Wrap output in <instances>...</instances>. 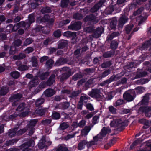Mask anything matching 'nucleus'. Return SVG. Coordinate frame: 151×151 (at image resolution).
<instances>
[{
  "label": "nucleus",
  "mask_w": 151,
  "mask_h": 151,
  "mask_svg": "<svg viewBox=\"0 0 151 151\" xmlns=\"http://www.w3.org/2000/svg\"><path fill=\"white\" fill-rule=\"evenodd\" d=\"M110 125L111 127H117L116 131L121 132L125 129V127L127 126L126 122H123L120 119H113L110 123Z\"/></svg>",
  "instance_id": "f257e3e1"
},
{
  "label": "nucleus",
  "mask_w": 151,
  "mask_h": 151,
  "mask_svg": "<svg viewBox=\"0 0 151 151\" xmlns=\"http://www.w3.org/2000/svg\"><path fill=\"white\" fill-rule=\"evenodd\" d=\"M136 96L135 91L134 89H130L125 91L123 95L124 100L128 102L133 101Z\"/></svg>",
  "instance_id": "f03ea898"
},
{
  "label": "nucleus",
  "mask_w": 151,
  "mask_h": 151,
  "mask_svg": "<svg viewBox=\"0 0 151 151\" xmlns=\"http://www.w3.org/2000/svg\"><path fill=\"white\" fill-rule=\"evenodd\" d=\"M137 113L139 114H144L146 117H151V106H140L137 111Z\"/></svg>",
  "instance_id": "7ed1b4c3"
},
{
  "label": "nucleus",
  "mask_w": 151,
  "mask_h": 151,
  "mask_svg": "<svg viewBox=\"0 0 151 151\" xmlns=\"http://www.w3.org/2000/svg\"><path fill=\"white\" fill-rule=\"evenodd\" d=\"M62 69L64 71H65L62 73L60 78V81L63 82L70 76L73 73L72 72L71 69L68 67H64Z\"/></svg>",
  "instance_id": "20e7f679"
},
{
  "label": "nucleus",
  "mask_w": 151,
  "mask_h": 151,
  "mask_svg": "<svg viewBox=\"0 0 151 151\" xmlns=\"http://www.w3.org/2000/svg\"><path fill=\"white\" fill-rule=\"evenodd\" d=\"M104 29H83L84 30L88 32L90 30L92 32V36L93 38H97L100 37L104 31Z\"/></svg>",
  "instance_id": "39448f33"
},
{
  "label": "nucleus",
  "mask_w": 151,
  "mask_h": 151,
  "mask_svg": "<svg viewBox=\"0 0 151 151\" xmlns=\"http://www.w3.org/2000/svg\"><path fill=\"white\" fill-rule=\"evenodd\" d=\"M117 19L116 17H114L111 19L109 25L106 23L103 24L101 26V28H104L106 27L107 28H109V26H110V28H116V25L117 22ZM96 28H100L99 27H97Z\"/></svg>",
  "instance_id": "423d86ee"
},
{
  "label": "nucleus",
  "mask_w": 151,
  "mask_h": 151,
  "mask_svg": "<svg viewBox=\"0 0 151 151\" xmlns=\"http://www.w3.org/2000/svg\"><path fill=\"white\" fill-rule=\"evenodd\" d=\"M119 77L117 75H113L111 76L109 79L101 83L100 85L102 86H103L107 84H109L113 81H116L119 80Z\"/></svg>",
  "instance_id": "0eeeda50"
},
{
  "label": "nucleus",
  "mask_w": 151,
  "mask_h": 151,
  "mask_svg": "<svg viewBox=\"0 0 151 151\" xmlns=\"http://www.w3.org/2000/svg\"><path fill=\"white\" fill-rule=\"evenodd\" d=\"M128 19L125 15H122L118 19L117 28H122L124 25L128 22Z\"/></svg>",
  "instance_id": "6e6552de"
},
{
  "label": "nucleus",
  "mask_w": 151,
  "mask_h": 151,
  "mask_svg": "<svg viewBox=\"0 0 151 151\" xmlns=\"http://www.w3.org/2000/svg\"><path fill=\"white\" fill-rule=\"evenodd\" d=\"M70 104L68 102H63L56 105L55 106L56 109H61L62 110L67 109L70 106Z\"/></svg>",
  "instance_id": "1a4fd4ad"
},
{
  "label": "nucleus",
  "mask_w": 151,
  "mask_h": 151,
  "mask_svg": "<svg viewBox=\"0 0 151 151\" xmlns=\"http://www.w3.org/2000/svg\"><path fill=\"white\" fill-rule=\"evenodd\" d=\"M48 111L47 108H40L37 109L35 111V113L40 116H43Z\"/></svg>",
  "instance_id": "9d476101"
},
{
  "label": "nucleus",
  "mask_w": 151,
  "mask_h": 151,
  "mask_svg": "<svg viewBox=\"0 0 151 151\" xmlns=\"http://www.w3.org/2000/svg\"><path fill=\"white\" fill-rule=\"evenodd\" d=\"M99 90L98 89H93L91 91L89 92L88 94L92 98H99L100 96Z\"/></svg>",
  "instance_id": "9b49d317"
},
{
  "label": "nucleus",
  "mask_w": 151,
  "mask_h": 151,
  "mask_svg": "<svg viewBox=\"0 0 151 151\" xmlns=\"http://www.w3.org/2000/svg\"><path fill=\"white\" fill-rule=\"evenodd\" d=\"M68 45L67 40L62 39L59 40L58 42V48L59 49H63L66 47Z\"/></svg>",
  "instance_id": "f8f14e48"
},
{
  "label": "nucleus",
  "mask_w": 151,
  "mask_h": 151,
  "mask_svg": "<svg viewBox=\"0 0 151 151\" xmlns=\"http://www.w3.org/2000/svg\"><path fill=\"white\" fill-rule=\"evenodd\" d=\"M67 60L65 58H60L55 62L54 64L55 66H59L66 63Z\"/></svg>",
  "instance_id": "ddd939ff"
},
{
  "label": "nucleus",
  "mask_w": 151,
  "mask_h": 151,
  "mask_svg": "<svg viewBox=\"0 0 151 151\" xmlns=\"http://www.w3.org/2000/svg\"><path fill=\"white\" fill-rule=\"evenodd\" d=\"M50 16L48 14H45L43 17H39L37 19V22L39 23L47 22L49 20Z\"/></svg>",
  "instance_id": "4468645a"
},
{
  "label": "nucleus",
  "mask_w": 151,
  "mask_h": 151,
  "mask_svg": "<svg viewBox=\"0 0 151 151\" xmlns=\"http://www.w3.org/2000/svg\"><path fill=\"white\" fill-rule=\"evenodd\" d=\"M55 76L54 74H52L49 78L48 79L46 82L47 86H52L55 82Z\"/></svg>",
  "instance_id": "2eb2a0df"
},
{
  "label": "nucleus",
  "mask_w": 151,
  "mask_h": 151,
  "mask_svg": "<svg viewBox=\"0 0 151 151\" xmlns=\"http://www.w3.org/2000/svg\"><path fill=\"white\" fill-rule=\"evenodd\" d=\"M81 25L82 23L80 21L72 22L70 25L68 27V28H81Z\"/></svg>",
  "instance_id": "dca6fc26"
},
{
  "label": "nucleus",
  "mask_w": 151,
  "mask_h": 151,
  "mask_svg": "<svg viewBox=\"0 0 151 151\" xmlns=\"http://www.w3.org/2000/svg\"><path fill=\"white\" fill-rule=\"evenodd\" d=\"M87 144V140L84 139L81 140L79 142L77 149L78 150H81L85 148Z\"/></svg>",
  "instance_id": "f3484780"
},
{
  "label": "nucleus",
  "mask_w": 151,
  "mask_h": 151,
  "mask_svg": "<svg viewBox=\"0 0 151 151\" xmlns=\"http://www.w3.org/2000/svg\"><path fill=\"white\" fill-rule=\"evenodd\" d=\"M55 93L54 89L52 88H48L45 90L44 93L45 96L47 97H50L52 96Z\"/></svg>",
  "instance_id": "a211bd4d"
},
{
  "label": "nucleus",
  "mask_w": 151,
  "mask_h": 151,
  "mask_svg": "<svg viewBox=\"0 0 151 151\" xmlns=\"http://www.w3.org/2000/svg\"><path fill=\"white\" fill-rule=\"evenodd\" d=\"M28 20L26 21L27 22V27L29 28L31 24L35 22L34 14L33 13L29 15L28 17Z\"/></svg>",
  "instance_id": "6ab92c4d"
},
{
  "label": "nucleus",
  "mask_w": 151,
  "mask_h": 151,
  "mask_svg": "<svg viewBox=\"0 0 151 151\" xmlns=\"http://www.w3.org/2000/svg\"><path fill=\"white\" fill-rule=\"evenodd\" d=\"M22 97V94L20 93H17L14 94L11 96L9 98V101H12L13 100H16L18 101Z\"/></svg>",
  "instance_id": "aec40b11"
},
{
  "label": "nucleus",
  "mask_w": 151,
  "mask_h": 151,
  "mask_svg": "<svg viewBox=\"0 0 151 151\" xmlns=\"http://www.w3.org/2000/svg\"><path fill=\"white\" fill-rule=\"evenodd\" d=\"M35 144V141L32 139H31L26 142L20 145L21 147H28L33 146Z\"/></svg>",
  "instance_id": "412c9836"
},
{
  "label": "nucleus",
  "mask_w": 151,
  "mask_h": 151,
  "mask_svg": "<svg viewBox=\"0 0 151 151\" xmlns=\"http://www.w3.org/2000/svg\"><path fill=\"white\" fill-rule=\"evenodd\" d=\"M118 43L116 40H112L110 44V47L112 50L114 51L117 48Z\"/></svg>",
  "instance_id": "4be33fe9"
},
{
  "label": "nucleus",
  "mask_w": 151,
  "mask_h": 151,
  "mask_svg": "<svg viewBox=\"0 0 151 151\" xmlns=\"http://www.w3.org/2000/svg\"><path fill=\"white\" fill-rule=\"evenodd\" d=\"M96 17L93 14H91L87 16L84 19L85 21H90L95 22Z\"/></svg>",
  "instance_id": "5701e85b"
},
{
  "label": "nucleus",
  "mask_w": 151,
  "mask_h": 151,
  "mask_svg": "<svg viewBox=\"0 0 151 151\" xmlns=\"http://www.w3.org/2000/svg\"><path fill=\"white\" fill-rule=\"evenodd\" d=\"M9 91V88L6 86H2L0 90V96L6 95Z\"/></svg>",
  "instance_id": "b1692460"
},
{
  "label": "nucleus",
  "mask_w": 151,
  "mask_h": 151,
  "mask_svg": "<svg viewBox=\"0 0 151 151\" xmlns=\"http://www.w3.org/2000/svg\"><path fill=\"white\" fill-rule=\"evenodd\" d=\"M81 92V91L79 90L76 91H73L70 94L69 97L72 99L76 98L79 95Z\"/></svg>",
  "instance_id": "393cba45"
},
{
  "label": "nucleus",
  "mask_w": 151,
  "mask_h": 151,
  "mask_svg": "<svg viewBox=\"0 0 151 151\" xmlns=\"http://www.w3.org/2000/svg\"><path fill=\"white\" fill-rule=\"evenodd\" d=\"M114 11L113 5H110L106 7L105 10V13L107 14H109L112 13Z\"/></svg>",
  "instance_id": "a878e982"
},
{
  "label": "nucleus",
  "mask_w": 151,
  "mask_h": 151,
  "mask_svg": "<svg viewBox=\"0 0 151 151\" xmlns=\"http://www.w3.org/2000/svg\"><path fill=\"white\" fill-rule=\"evenodd\" d=\"M19 140V139H18L14 138L12 140H7L6 142L5 145L8 146L16 144Z\"/></svg>",
  "instance_id": "bb28decb"
},
{
  "label": "nucleus",
  "mask_w": 151,
  "mask_h": 151,
  "mask_svg": "<svg viewBox=\"0 0 151 151\" xmlns=\"http://www.w3.org/2000/svg\"><path fill=\"white\" fill-rule=\"evenodd\" d=\"M49 72L48 71L42 72L39 74L38 76L41 80H45L48 78L49 75Z\"/></svg>",
  "instance_id": "cd10ccee"
},
{
  "label": "nucleus",
  "mask_w": 151,
  "mask_h": 151,
  "mask_svg": "<svg viewBox=\"0 0 151 151\" xmlns=\"http://www.w3.org/2000/svg\"><path fill=\"white\" fill-rule=\"evenodd\" d=\"M90 98L88 97L87 95H86L85 96H82L80 97V102L83 103H86L88 102V100L90 99Z\"/></svg>",
  "instance_id": "c85d7f7f"
},
{
  "label": "nucleus",
  "mask_w": 151,
  "mask_h": 151,
  "mask_svg": "<svg viewBox=\"0 0 151 151\" xmlns=\"http://www.w3.org/2000/svg\"><path fill=\"white\" fill-rule=\"evenodd\" d=\"M150 46H151V39L146 41L144 43L142 44V48L144 50H145Z\"/></svg>",
  "instance_id": "c756f323"
},
{
  "label": "nucleus",
  "mask_w": 151,
  "mask_h": 151,
  "mask_svg": "<svg viewBox=\"0 0 151 151\" xmlns=\"http://www.w3.org/2000/svg\"><path fill=\"white\" fill-rule=\"evenodd\" d=\"M114 51L112 50L107 51L103 54V57L105 58H110L114 55Z\"/></svg>",
  "instance_id": "7c9ffc66"
},
{
  "label": "nucleus",
  "mask_w": 151,
  "mask_h": 151,
  "mask_svg": "<svg viewBox=\"0 0 151 151\" xmlns=\"http://www.w3.org/2000/svg\"><path fill=\"white\" fill-rule=\"evenodd\" d=\"M38 122L37 119L30 120L29 123L27 124L28 128H34Z\"/></svg>",
  "instance_id": "2f4dec72"
},
{
  "label": "nucleus",
  "mask_w": 151,
  "mask_h": 151,
  "mask_svg": "<svg viewBox=\"0 0 151 151\" xmlns=\"http://www.w3.org/2000/svg\"><path fill=\"white\" fill-rule=\"evenodd\" d=\"M54 61L52 59H50L47 60L45 63V66L47 68L50 69L52 67Z\"/></svg>",
  "instance_id": "473e14b6"
},
{
  "label": "nucleus",
  "mask_w": 151,
  "mask_h": 151,
  "mask_svg": "<svg viewBox=\"0 0 151 151\" xmlns=\"http://www.w3.org/2000/svg\"><path fill=\"white\" fill-rule=\"evenodd\" d=\"M83 76V74L81 73H78L72 76V79L73 80L76 81L79 79L82 78Z\"/></svg>",
  "instance_id": "72a5a7b5"
},
{
  "label": "nucleus",
  "mask_w": 151,
  "mask_h": 151,
  "mask_svg": "<svg viewBox=\"0 0 151 151\" xmlns=\"http://www.w3.org/2000/svg\"><path fill=\"white\" fill-rule=\"evenodd\" d=\"M111 72V71L109 69L106 70L100 75V78H104L109 74Z\"/></svg>",
  "instance_id": "f704fd0d"
},
{
  "label": "nucleus",
  "mask_w": 151,
  "mask_h": 151,
  "mask_svg": "<svg viewBox=\"0 0 151 151\" xmlns=\"http://www.w3.org/2000/svg\"><path fill=\"white\" fill-rule=\"evenodd\" d=\"M69 2V0H61L60 2V6L62 8L67 7Z\"/></svg>",
  "instance_id": "c9c22d12"
},
{
  "label": "nucleus",
  "mask_w": 151,
  "mask_h": 151,
  "mask_svg": "<svg viewBox=\"0 0 151 151\" xmlns=\"http://www.w3.org/2000/svg\"><path fill=\"white\" fill-rule=\"evenodd\" d=\"M143 140L140 138L137 139L133 142L130 146V148H132L139 144H140L142 142Z\"/></svg>",
  "instance_id": "e433bc0d"
},
{
  "label": "nucleus",
  "mask_w": 151,
  "mask_h": 151,
  "mask_svg": "<svg viewBox=\"0 0 151 151\" xmlns=\"http://www.w3.org/2000/svg\"><path fill=\"white\" fill-rule=\"evenodd\" d=\"M41 12L43 14L48 13H51L52 10L50 7L46 6L43 7L42 9Z\"/></svg>",
  "instance_id": "4c0bfd02"
},
{
  "label": "nucleus",
  "mask_w": 151,
  "mask_h": 151,
  "mask_svg": "<svg viewBox=\"0 0 151 151\" xmlns=\"http://www.w3.org/2000/svg\"><path fill=\"white\" fill-rule=\"evenodd\" d=\"M147 74V72L144 71L138 73L136 75V78H139L145 76Z\"/></svg>",
  "instance_id": "58836bf2"
},
{
  "label": "nucleus",
  "mask_w": 151,
  "mask_h": 151,
  "mask_svg": "<svg viewBox=\"0 0 151 151\" xmlns=\"http://www.w3.org/2000/svg\"><path fill=\"white\" fill-rule=\"evenodd\" d=\"M17 26L19 27H25L27 26V27L25 28H29L27 27V22L26 21V22L24 21H22L19 22L17 24Z\"/></svg>",
  "instance_id": "ea45409f"
},
{
  "label": "nucleus",
  "mask_w": 151,
  "mask_h": 151,
  "mask_svg": "<svg viewBox=\"0 0 151 151\" xmlns=\"http://www.w3.org/2000/svg\"><path fill=\"white\" fill-rule=\"evenodd\" d=\"M11 76L14 79L18 78L20 76L19 72L17 71L12 72L10 74Z\"/></svg>",
  "instance_id": "a19ab883"
},
{
  "label": "nucleus",
  "mask_w": 151,
  "mask_h": 151,
  "mask_svg": "<svg viewBox=\"0 0 151 151\" xmlns=\"http://www.w3.org/2000/svg\"><path fill=\"white\" fill-rule=\"evenodd\" d=\"M26 104L25 103H21L18 106L16 109L17 111H23L25 108Z\"/></svg>",
  "instance_id": "79ce46f5"
},
{
  "label": "nucleus",
  "mask_w": 151,
  "mask_h": 151,
  "mask_svg": "<svg viewBox=\"0 0 151 151\" xmlns=\"http://www.w3.org/2000/svg\"><path fill=\"white\" fill-rule=\"evenodd\" d=\"M75 32H71L70 31H67L63 34V35L64 36H65L67 37V38H71V37L73 34Z\"/></svg>",
  "instance_id": "37998d69"
},
{
  "label": "nucleus",
  "mask_w": 151,
  "mask_h": 151,
  "mask_svg": "<svg viewBox=\"0 0 151 151\" xmlns=\"http://www.w3.org/2000/svg\"><path fill=\"white\" fill-rule=\"evenodd\" d=\"M52 117L54 119H60L61 117L60 114L58 112H54L52 114Z\"/></svg>",
  "instance_id": "c03bdc74"
},
{
  "label": "nucleus",
  "mask_w": 151,
  "mask_h": 151,
  "mask_svg": "<svg viewBox=\"0 0 151 151\" xmlns=\"http://www.w3.org/2000/svg\"><path fill=\"white\" fill-rule=\"evenodd\" d=\"M31 61L32 67H37L38 65V62L37 61V58L35 56H33L32 58Z\"/></svg>",
  "instance_id": "a18cd8bd"
},
{
  "label": "nucleus",
  "mask_w": 151,
  "mask_h": 151,
  "mask_svg": "<svg viewBox=\"0 0 151 151\" xmlns=\"http://www.w3.org/2000/svg\"><path fill=\"white\" fill-rule=\"evenodd\" d=\"M149 98L147 96H144L141 102V104L142 105H147L148 103Z\"/></svg>",
  "instance_id": "49530a36"
},
{
  "label": "nucleus",
  "mask_w": 151,
  "mask_h": 151,
  "mask_svg": "<svg viewBox=\"0 0 151 151\" xmlns=\"http://www.w3.org/2000/svg\"><path fill=\"white\" fill-rule=\"evenodd\" d=\"M17 52L16 47L14 46H11L10 47L9 53L10 55H14Z\"/></svg>",
  "instance_id": "de8ad7c7"
},
{
  "label": "nucleus",
  "mask_w": 151,
  "mask_h": 151,
  "mask_svg": "<svg viewBox=\"0 0 151 151\" xmlns=\"http://www.w3.org/2000/svg\"><path fill=\"white\" fill-rule=\"evenodd\" d=\"M73 17L74 19L80 20L82 19L83 16L81 14L79 13H77L73 14Z\"/></svg>",
  "instance_id": "09e8293b"
},
{
  "label": "nucleus",
  "mask_w": 151,
  "mask_h": 151,
  "mask_svg": "<svg viewBox=\"0 0 151 151\" xmlns=\"http://www.w3.org/2000/svg\"><path fill=\"white\" fill-rule=\"evenodd\" d=\"M112 65L111 62L110 61H108L103 63L101 65L103 68H105L110 67Z\"/></svg>",
  "instance_id": "8fccbe9b"
},
{
  "label": "nucleus",
  "mask_w": 151,
  "mask_h": 151,
  "mask_svg": "<svg viewBox=\"0 0 151 151\" xmlns=\"http://www.w3.org/2000/svg\"><path fill=\"white\" fill-rule=\"evenodd\" d=\"M69 127V125L67 122H64L60 125V128L61 130H64L68 128Z\"/></svg>",
  "instance_id": "3c124183"
},
{
  "label": "nucleus",
  "mask_w": 151,
  "mask_h": 151,
  "mask_svg": "<svg viewBox=\"0 0 151 151\" xmlns=\"http://www.w3.org/2000/svg\"><path fill=\"white\" fill-rule=\"evenodd\" d=\"M18 69L20 71H24L28 70L29 67L26 65H21L18 67Z\"/></svg>",
  "instance_id": "603ef678"
},
{
  "label": "nucleus",
  "mask_w": 151,
  "mask_h": 151,
  "mask_svg": "<svg viewBox=\"0 0 151 151\" xmlns=\"http://www.w3.org/2000/svg\"><path fill=\"white\" fill-rule=\"evenodd\" d=\"M116 140V138H113L109 142V143L107 144L106 145L104 146V148L106 149H107L109 148L112 145H113V142H114V143L115 142Z\"/></svg>",
  "instance_id": "864d4df0"
},
{
  "label": "nucleus",
  "mask_w": 151,
  "mask_h": 151,
  "mask_svg": "<svg viewBox=\"0 0 151 151\" xmlns=\"http://www.w3.org/2000/svg\"><path fill=\"white\" fill-rule=\"evenodd\" d=\"M104 2L102 0H100L98 3L96 4L93 6L94 8H96L98 10L104 4Z\"/></svg>",
  "instance_id": "5fc2aeb1"
},
{
  "label": "nucleus",
  "mask_w": 151,
  "mask_h": 151,
  "mask_svg": "<svg viewBox=\"0 0 151 151\" xmlns=\"http://www.w3.org/2000/svg\"><path fill=\"white\" fill-rule=\"evenodd\" d=\"M33 42L32 39L31 38H28L26 39L24 42L23 45L27 46L32 43Z\"/></svg>",
  "instance_id": "6e6d98bb"
},
{
  "label": "nucleus",
  "mask_w": 151,
  "mask_h": 151,
  "mask_svg": "<svg viewBox=\"0 0 151 151\" xmlns=\"http://www.w3.org/2000/svg\"><path fill=\"white\" fill-rule=\"evenodd\" d=\"M44 101L43 99H38L35 102V105L36 107H40L41 105L42 104Z\"/></svg>",
  "instance_id": "4d7b16f0"
},
{
  "label": "nucleus",
  "mask_w": 151,
  "mask_h": 151,
  "mask_svg": "<svg viewBox=\"0 0 151 151\" xmlns=\"http://www.w3.org/2000/svg\"><path fill=\"white\" fill-rule=\"evenodd\" d=\"M22 43V40L19 39H17L14 42V46L15 47H19L21 46Z\"/></svg>",
  "instance_id": "13d9d810"
},
{
  "label": "nucleus",
  "mask_w": 151,
  "mask_h": 151,
  "mask_svg": "<svg viewBox=\"0 0 151 151\" xmlns=\"http://www.w3.org/2000/svg\"><path fill=\"white\" fill-rule=\"evenodd\" d=\"M71 43L73 44L76 43L77 42V37L76 35V33L75 32L73 34L71 37Z\"/></svg>",
  "instance_id": "bf43d9fd"
},
{
  "label": "nucleus",
  "mask_w": 151,
  "mask_h": 151,
  "mask_svg": "<svg viewBox=\"0 0 151 151\" xmlns=\"http://www.w3.org/2000/svg\"><path fill=\"white\" fill-rule=\"evenodd\" d=\"M53 35L56 38H59L61 35V32L58 29L57 30L54 32Z\"/></svg>",
  "instance_id": "052dcab7"
},
{
  "label": "nucleus",
  "mask_w": 151,
  "mask_h": 151,
  "mask_svg": "<svg viewBox=\"0 0 151 151\" xmlns=\"http://www.w3.org/2000/svg\"><path fill=\"white\" fill-rule=\"evenodd\" d=\"M109 111L112 114H116V109L113 106H109L108 108Z\"/></svg>",
  "instance_id": "680f3d73"
},
{
  "label": "nucleus",
  "mask_w": 151,
  "mask_h": 151,
  "mask_svg": "<svg viewBox=\"0 0 151 151\" xmlns=\"http://www.w3.org/2000/svg\"><path fill=\"white\" fill-rule=\"evenodd\" d=\"M95 145V142L94 141H91L88 142L87 141V144L86 145L87 149L89 150V149L93 145Z\"/></svg>",
  "instance_id": "e2e57ef3"
},
{
  "label": "nucleus",
  "mask_w": 151,
  "mask_h": 151,
  "mask_svg": "<svg viewBox=\"0 0 151 151\" xmlns=\"http://www.w3.org/2000/svg\"><path fill=\"white\" fill-rule=\"evenodd\" d=\"M119 5V4L117 3L116 4L113 5L114 8V11L115 10L116 12H119L121 11V8Z\"/></svg>",
  "instance_id": "0e129e2a"
},
{
  "label": "nucleus",
  "mask_w": 151,
  "mask_h": 151,
  "mask_svg": "<svg viewBox=\"0 0 151 151\" xmlns=\"http://www.w3.org/2000/svg\"><path fill=\"white\" fill-rule=\"evenodd\" d=\"M45 142L46 140H43L42 141H41V140L38 144V147L41 149L44 148L45 147Z\"/></svg>",
  "instance_id": "69168bd1"
},
{
  "label": "nucleus",
  "mask_w": 151,
  "mask_h": 151,
  "mask_svg": "<svg viewBox=\"0 0 151 151\" xmlns=\"http://www.w3.org/2000/svg\"><path fill=\"white\" fill-rule=\"evenodd\" d=\"M56 151H69L67 147L60 146L56 150Z\"/></svg>",
  "instance_id": "338daca9"
},
{
  "label": "nucleus",
  "mask_w": 151,
  "mask_h": 151,
  "mask_svg": "<svg viewBox=\"0 0 151 151\" xmlns=\"http://www.w3.org/2000/svg\"><path fill=\"white\" fill-rule=\"evenodd\" d=\"M86 106V108L89 111H93L94 110L92 105L91 103L87 104Z\"/></svg>",
  "instance_id": "774afa93"
}]
</instances>
